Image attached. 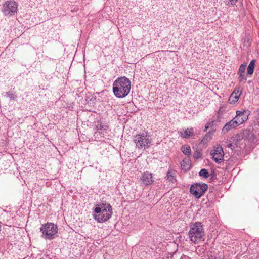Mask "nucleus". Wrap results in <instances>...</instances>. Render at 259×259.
Returning a JSON list of instances; mask_svg holds the SVG:
<instances>
[{"label": "nucleus", "instance_id": "f257e3e1", "mask_svg": "<svg viewBox=\"0 0 259 259\" xmlns=\"http://www.w3.org/2000/svg\"><path fill=\"white\" fill-rule=\"evenodd\" d=\"M131 82L130 80L124 76L118 77L113 82V92L114 95L118 98L126 97L130 92Z\"/></svg>", "mask_w": 259, "mask_h": 259}, {"label": "nucleus", "instance_id": "f03ea898", "mask_svg": "<svg viewBox=\"0 0 259 259\" xmlns=\"http://www.w3.org/2000/svg\"><path fill=\"white\" fill-rule=\"evenodd\" d=\"M189 237L190 240L194 243L204 240V229L201 223L197 222L190 226Z\"/></svg>", "mask_w": 259, "mask_h": 259}, {"label": "nucleus", "instance_id": "7ed1b4c3", "mask_svg": "<svg viewBox=\"0 0 259 259\" xmlns=\"http://www.w3.org/2000/svg\"><path fill=\"white\" fill-rule=\"evenodd\" d=\"M94 219L102 223L109 220L112 214V208L110 204H102L95 208Z\"/></svg>", "mask_w": 259, "mask_h": 259}, {"label": "nucleus", "instance_id": "20e7f679", "mask_svg": "<svg viewBox=\"0 0 259 259\" xmlns=\"http://www.w3.org/2000/svg\"><path fill=\"white\" fill-rule=\"evenodd\" d=\"M42 237L46 239H53L58 232L57 226L52 223H47L42 225L40 229Z\"/></svg>", "mask_w": 259, "mask_h": 259}, {"label": "nucleus", "instance_id": "39448f33", "mask_svg": "<svg viewBox=\"0 0 259 259\" xmlns=\"http://www.w3.org/2000/svg\"><path fill=\"white\" fill-rule=\"evenodd\" d=\"M133 141L138 149L148 148L151 144V139L147 134H137L134 137Z\"/></svg>", "mask_w": 259, "mask_h": 259}, {"label": "nucleus", "instance_id": "423d86ee", "mask_svg": "<svg viewBox=\"0 0 259 259\" xmlns=\"http://www.w3.org/2000/svg\"><path fill=\"white\" fill-rule=\"evenodd\" d=\"M17 7L14 1H7L3 4L2 11L5 15L13 16L17 12Z\"/></svg>", "mask_w": 259, "mask_h": 259}, {"label": "nucleus", "instance_id": "0eeeda50", "mask_svg": "<svg viewBox=\"0 0 259 259\" xmlns=\"http://www.w3.org/2000/svg\"><path fill=\"white\" fill-rule=\"evenodd\" d=\"M207 188V185L205 183H196L191 186L190 190L196 198H199L204 194Z\"/></svg>", "mask_w": 259, "mask_h": 259}, {"label": "nucleus", "instance_id": "6e6552de", "mask_svg": "<svg viewBox=\"0 0 259 259\" xmlns=\"http://www.w3.org/2000/svg\"><path fill=\"white\" fill-rule=\"evenodd\" d=\"M250 114V111L248 110H237L236 111V116L234 119L240 125L247 121Z\"/></svg>", "mask_w": 259, "mask_h": 259}, {"label": "nucleus", "instance_id": "1a4fd4ad", "mask_svg": "<svg viewBox=\"0 0 259 259\" xmlns=\"http://www.w3.org/2000/svg\"><path fill=\"white\" fill-rule=\"evenodd\" d=\"M212 158L217 163H221L223 160L224 153L221 146H218L215 149L211 152Z\"/></svg>", "mask_w": 259, "mask_h": 259}, {"label": "nucleus", "instance_id": "9d476101", "mask_svg": "<svg viewBox=\"0 0 259 259\" xmlns=\"http://www.w3.org/2000/svg\"><path fill=\"white\" fill-rule=\"evenodd\" d=\"M241 93L242 92L240 91L239 88H236L229 98V102L230 104L236 103L238 101Z\"/></svg>", "mask_w": 259, "mask_h": 259}, {"label": "nucleus", "instance_id": "9b49d317", "mask_svg": "<svg viewBox=\"0 0 259 259\" xmlns=\"http://www.w3.org/2000/svg\"><path fill=\"white\" fill-rule=\"evenodd\" d=\"M140 179L141 183L145 186L151 184L153 181L152 174L148 172H144Z\"/></svg>", "mask_w": 259, "mask_h": 259}, {"label": "nucleus", "instance_id": "f8f14e48", "mask_svg": "<svg viewBox=\"0 0 259 259\" xmlns=\"http://www.w3.org/2000/svg\"><path fill=\"white\" fill-rule=\"evenodd\" d=\"M239 126V125L233 118L232 120L225 124L222 128V132L224 133H226L230 130L235 129Z\"/></svg>", "mask_w": 259, "mask_h": 259}, {"label": "nucleus", "instance_id": "ddd939ff", "mask_svg": "<svg viewBox=\"0 0 259 259\" xmlns=\"http://www.w3.org/2000/svg\"><path fill=\"white\" fill-rule=\"evenodd\" d=\"M181 166L182 170L185 171L189 170L191 168V160L189 157L184 159L181 163Z\"/></svg>", "mask_w": 259, "mask_h": 259}, {"label": "nucleus", "instance_id": "4468645a", "mask_svg": "<svg viewBox=\"0 0 259 259\" xmlns=\"http://www.w3.org/2000/svg\"><path fill=\"white\" fill-rule=\"evenodd\" d=\"M176 171L172 170V169L168 170V171L167 172L166 176V180L171 183L175 182L176 181Z\"/></svg>", "mask_w": 259, "mask_h": 259}, {"label": "nucleus", "instance_id": "2eb2a0df", "mask_svg": "<svg viewBox=\"0 0 259 259\" xmlns=\"http://www.w3.org/2000/svg\"><path fill=\"white\" fill-rule=\"evenodd\" d=\"M193 128H191L190 129H187L183 132H180L179 133L180 135L185 138H189L190 136L193 135Z\"/></svg>", "mask_w": 259, "mask_h": 259}, {"label": "nucleus", "instance_id": "dca6fc26", "mask_svg": "<svg viewBox=\"0 0 259 259\" xmlns=\"http://www.w3.org/2000/svg\"><path fill=\"white\" fill-rule=\"evenodd\" d=\"M255 66V60H252L249 63L247 67V74L251 75L253 74Z\"/></svg>", "mask_w": 259, "mask_h": 259}, {"label": "nucleus", "instance_id": "f3484780", "mask_svg": "<svg viewBox=\"0 0 259 259\" xmlns=\"http://www.w3.org/2000/svg\"><path fill=\"white\" fill-rule=\"evenodd\" d=\"M181 150L186 156H190L191 153L190 147L188 145H183L181 147Z\"/></svg>", "mask_w": 259, "mask_h": 259}, {"label": "nucleus", "instance_id": "a211bd4d", "mask_svg": "<svg viewBox=\"0 0 259 259\" xmlns=\"http://www.w3.org/2000/svg\"><path fill=\"white\" fill-rule=\"evenodd\" d=\"M199 174L200 176L203 177L205 178H207L209 177V174L207 170L206 169H201Z\"/></svg>", "mask_w": 259, "mask_h": 259}, {"label": "nucleus", "instance_id": "6ab92c4d", "mask_svg": "<svg viewBox=\"0 0 259 259\" xmlns=\"http://www.w3.org/2000/svg\"><path fill=\"white\" fill-rule=\"evenodd\" d=\"M239 77L238 78L239 82H241L242 81H245L246 80V76L245 73H239Z\"/></svg>", "mask_w": 259, "mask_h": 259}, {"label": "nucleus", "instance_id": "aec40b11", "mask_svg": "<svg viewBox=\"0 0 259 259\" xmlns=\"http://www.w3.org/2000/svg\"><path fill=\"white\" fill-rule=\"evenodd\" d=\"M246 69V65L242 64L240 66L239 69V73H245V71Z\"/></svg>", "mask_w": 259, "mask_h": 259}, {"label": "nucleus", "instance_id": "412c9836", "mask_svg": "<svg viewBox=\"0 0 259 259\" xmlns=\"http://www.w3.org/2000/svg\"><path fill=\"white\" fill-rule=\"evenodd\" d=\"M6 95L8 97L10 98L11 100H14L16 96L12 92H8L6 93Z\"/></svg>", "mask_w": 259, "mask_h": 259}, {"label": "nucleus", "instance_id": "4be33fe9", "mask_svg": "<svg viewBox=\"0 0 259 259\" xmlns=\"http://www.w3.org/2000/svg\"><path fill=\"white\" fill-rule=\"evenodd\" d=\"M238 0H228L225 3L227 5H230L234 6L236 4Z\"/></svg>", "mask_w": 259, "mask_h": 259}, {"label": "nucleus", "instance_id": "5701e85b", "mask_svg": "<svg viewBox=\"0 0 259 259\" xmlns=\"http://www.w3.org/2000/svg\"><path fill=\"white\" fill-rule=\"evenodd\" d=\"M201 154L199 151H195L193 154V157L194 159H198L201 157Z\"/></svg>", "mask_w": 259, "mask_h": 259}, {"label": "nucleus", "instance_id": "b1692460", "mask_svg": "<svg viewBox=\"0 0 259 259\" xmlns=\"http://www.w3.org/2000/svg\"><path fill=\"white\" fill-rule=\"evenodd\" d=\"M209 259H225L223 255H210Z\"/></svg>", "mask_w": 259, "mask_h": 259}, {"label": "nucleus", "instance_id": "393cba45", "mask_svg": "<svg viewBox=\"0 0 259 259\" xmlns=\"http://www.w3.org/2000/svg\"><path fill=\"white\" fill-rule=\"evenodd\" d=\"M98 130H106V128H107V126H105V127L101 124V123L100 124H98L97 126H96Z\"/></svg>", "mask_w": 259, "mask_h": 259}, {"label": "nucleus", "instance_id": "a878e982", "mask_svg": "<svg viewBox=\"0 0 259 259\" xmlns=\"http://www.w3.org/2000/svg\"><path fill=\"white\" fill-rule=\"evenodd\" d=\"M208 137H210V136L207 134H206V135H205V136L204 137V138H203V139L202 140V142H203V141L205 140V138H207Z\"/></svg>", "mask_w": 259, "mask_h": 259}, {"label": "nucleus", "instance_id": "bb28decb", "mask_svg": "<svg viewBox=\"0 0 259 259\" xmlns=\"http://www.w3.org/2000/svg\"><path fill=\"white\" fill-rule=\"evenodd\" d=\"M210 123H208L207 125H206L205 126V130H206L208 127H209V125L210 124Z\"/></svg>", "mask_w": 259, "mask_h": 259}, {"label": "nucleus", "instance_id": "cd10ccee", "mask_svg": "<svg viewBox=\"0 0 259 259\" xmlns=\"http://www.w3.org/2000/svg\"><path fill=\"white\" fill-rule=\"evenodd\" d=\"M222 109H223V107L220 108V109H219V113L222 112Z\"/></svg>", "mask_w": 259, "mask_h": 259}, {"label": "nucleus", "instance_id": "c85d7f7f", "mask_svg": "<svg viewBox=\"0 0 259 259\" xmlns=\"http://www.w3.org/2000/svg\"><path fill=\"white\" fill-rule=\"evenodd\" d=\"M229 147H231L232 146V144L231 143L229 144L228 146Z\"/></svg>", "mask_w": 259, "mask_h": 259}, {"label": "nucleus", "instance_id": "c756f323", "mask_svg": "<svg viewBox=\"0 0 259 259\" xmlns=\"http://www.w3.org/2000/svg\"><path fill=\"white\" fill-rule=\"evenodd\" d=\"M185 259H190V258L187 257H186Z\"/></svg>", "mask_w": 259, "mask_h": 259}]
</instances>
